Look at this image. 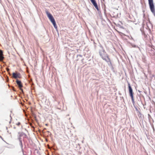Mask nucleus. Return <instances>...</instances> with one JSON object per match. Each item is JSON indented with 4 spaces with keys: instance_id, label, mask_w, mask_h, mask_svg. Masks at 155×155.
I'll use <instances>...</instances> for the list:
<instances>
[{
    "instance_id": "nucleus-1",
    "label": "nucleus",
    "mask_w": 155,
    "mask_h": 155,
    "mask_svg": "<svg viewBox=\"0 0 155 155\" xmlns=\"http://www.w3.org/2000/svg\"><path fill=\"white\" fill-rule=\"evenodd\" d=\"M99 53L102 59L108 63L109 65H112L110 59L109 58L108 54H107L103 48H102L101 50H100Z\"/></svg>"
},
{
    "instance_id": "nucleus-8",
    "label": "nucleus",
    "mask_w": 155,
    "mask_h": 155,
    "mask_svg": "<svg viewBox=\"0 0 155 155\" xmlns=\"http://www.w3.org/2000/svg\"><path fill=\"white\" fill-rule=\"evenodd\" d=\"M52 23L53 24L54 28H57V26L55 21H53V22H52Z\"/></svg>"
},
{
    "instance_id": "nucleus-9",
    "label": "nucleus",
    "mask_w": 155,
    "mask_h": 155,
    "mask_svg": "<svg viewBox=\"0 0 155 155\" xmlns=\"http://www.w3.org/2000/svg\"><path fill=\"white\" fill-rule=\"evenodd\" d=\"M20 142V146H21V148H22V147H23V145H22V141H19Z\"/></svg>"
},
{
    "instance_id": "nucleus-5",
    "label": "nucleus",
    "mask_w": 155,
    "mask_h": 155,
    "mask_svg": "<svg viewBox=\"0 0 155 155\" xmlns=\"http://www.w3.org/2000/svg\"><path fill=\"white\" fill-rule=\"evenodd\" d=\"M16 82L17 84L18 85V87L20 88V89L22 90V91L23 90L22 89H21V88L23 86L21 84V82L20 81L18 80H16Z\"/></svg>"
},
{
    "instance_id": "nucleus-2",
    "label": "nucleus",
    "mask_w": 155,
    "mask_h": 155,
    "mask_svg": "<svg viewBox=\"0 0 155 155\" xmlns=\"http://www.w3.org/2000/svg\"><path fill=\"white\" fill-rule=\"evenodd\" d=\"M128 89L129 93L130 96L132 100V101L133 103H134V101L133 97L134 93L130 85V83H128Z\"/></svg>"
},
{
    "instance_id": "nucleus-3",
    "label": "nucleus",
    "mask_w": 155,
    "mask_h": 155,
    "mask_svg": "<svg viewBox=\"0 0 155 155\" xmlns=\"http://www.w3.org/2000/svg\"><path fill=\"white\" fill-rule=\"evenodd\" d=\"M46 13L48 17L51 22H52L55 21V20L54 17L48 11H46Z\"/></svg>"
},
{
    "instance_id": "nucleus-12",
    "label": "nucleus",
    "mask_w": 155,
    "mask_h": 155,
    "mask_svg": "<svg viewBox=\"0 0 155 155\" xmlns=\"http://www.w3.org/2000/svg\"><path fill=\"white\" fill-rule=\"evenodd\" d=\"M132 46L134 47H137V48H138L139 49L140 48H139V47H138V46H136V45H132Z\"/></svg>"
},
{
    "instance_id": "nucleus-7",
    "label": "nucleus",
    "mask_w": 155,
    "mask_h": 155,
    "mask_svg": "<svg viewBox=\"0 0 155 155\" xmlns=\"http://www.w3.org/2000/svg\"><path fill=\"white\" fill-rule=\"evenodd\" d=\"M4 59V57L3 56V53L2 52L0 53V61H2Z\"/></svg>"
},
{
    "instance_id": "nucleus-11",
    "label": "nucleus",
    "mask_w": 155,
    "mask_h": 155,
    "mask_svg": "<svg viewBox=\"0 0 155 155\" xmlns=\"http://www.w3.org/2000/svg\"><path fill=\"white\" fill-rule=\"evenodd\" d=\"M16 124L18 126H19L20 124V122H18Z\"/></svg>"
},
{
    "instance_id": "nucleus-10",
    "label": "nucleus",
    "mask_w": 155,
    "mask_h": 155,
    "mask_svg": "<svg viewBox=\"0 0 155 155\" xmlns=\"http://www.w3.org/2000/svg\"><path fill=\"white\" fill-rule=\"evenodd\" d=\"M21 135H20L18 138V139L19 141H22L21 140Z\"/></svg>"
},
{
    "instance_id": "nucleus-13",
    "label": "nucleus",
    "mask_w": 155,
    "mask_h": 155,
    "mask_svg": "<svg viewBox=\"0 0 155 155\" xmlns=\"http://www.w3.org/2000/svg\"><path fill=\"white\" fill-rule=\"evenodd\" d=\"M10 121H9V123H10L11 121V119H12V118L11 117V115H10Z\"/></svg>"
},
{
    "instance_id": "nucleus-14",
    "label": "nucleus",
    "mask_w": 155,
    "mask_h": 155,
    "mask_svg": "<svg viewBox=\"0 0 155 155\" xmlns=\"http://www.w3.org/2000/svg\"><path fill=\"white\" fill-rule=\"evenodd\" d=\"M46 125L47 126V125H48V124H46Z\"/></svg>"
},
{
    "instance_id": "nucleus-6",
    "label": "nucleus",
    "mask_w": 155,
    "mask_h": 155,
    "mask_svg": "<svg viewBox=\"0 0 155 155\" xmlns=\"http://www.w3.org/2000/svg\"><path fill=\"white\" fill-rule=\"evenodd\" d=\"M13 77L15 78L16 79L17 78H20V74L19 73H13L12 74Z\"/></svg>"
},
{
    "instance_id": "nucleus-4",
    "label": "nucleus",
    "mask_w": 155,
    "mask_h": 155,
    "mask_svg": "<svg viewBox=\"0 0 155 155\" xmlns=\"http://www.w3.org/2000/svg\"><path fill=\"white\" fill-rule=\"evenodd\" d=\"M90 1L95 8L97 10H99L98 6L96 1L95 0H90Z\"/></svg>"
}]
</instances>
